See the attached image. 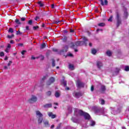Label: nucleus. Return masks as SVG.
Here are the masks:
<instances>
[{"label":"nucleus","instance_id":"36","mask_svg":"<svg viewBox=\"0 0 129 129\" xmlns=\"http://www.w3.org/2000/svg\"><path fill=\"white\" fill-rule=\"evenodd\" d=\"M63 42H67V36H63V38L62 39Z\"/></svg>","mask_w":129,"mask_h":129},{"label":"nucleus","instance_id":"52","mask_svg":"<svg viewBox=\"0 0 129 129\" xmlns=\"http://www.w3.org/2000/svg\"><path fill=\"white\" fill-rule=\"evenodd\" d=\"M52 51L53 52H58V49H57L56 48H52Z\"/></svg>","mask_w":129,"mask_h":129},{"label":"nucleus","instance_id":"4","mask_svg":"<svg viewBox=\"0 0 129 129\" xmlns=\"http://www.w3.org/2000/svg\"><path fill=\"white\" fill-rule=\"evenodd\" d=\"M73 95L76 98H78L80 96H82V93H81V92H75L73 93Z\"/></svg>","mask_w":129,"mask_h":129},{"label":"nucleus","instance_id":"48","mask_svg":"<svg viewBox=\"0 0 129 129\" xmlns=\"http://www.w3.org/2000/svg\"><path fill=\"white\" fill-rule=\"evenodd\" d=\"M27 52V51L24 50H23L22 52H21V54L22 55H25V53H26Z\"/></svg>","mask_w":129,"mask_h":129},{"label":"nucleus","instance_id":"46","mask_svg":"<svg viewBox=\"0 0 129 129\" xmlns=\"http://www.w3.org/2000/svg\"><path fill=\"white\" fill-rule=\"evenodd\" d=\"M58 23H60V21L57 20V21H54L53 22V24H58Z\"/></svg>","mask_w":129,"mask_h":129},{"label":"nucleus","instance_id":"51","mask_svg":"<svg viewBox=\"0 0 129 129\" xmlns=\"http://www.w3.org/2000/svg\"><path fill=\"white\" fill-rule=\"evenodd\" d=\"M26 30H27V31H30V26H26Z\"/></svg>","mask_w":129,"mask_h":129},{"label":"nucleus","instance_id":"62","mask_svg":"<svg viewBox=\"0 0 129 129\" xmlns=\"http://www.w3.org/2000/svg\"><path fill=\"white\" fill-rule=\"evenodd\" d=\"M70 33H74V30L73 29H71Z\"/></svg>","mask_w":129,"mask_h":129},{"label":"nucleus","instance_id":"61","mask_svg":"<svg viewBox=\"0 0 129 129\" xmlns=\"http://www.w3.org/2000/svg\"><path fill=\"white\" fill-rule=\"evenodd\" d=\"M55 8V5L54 4L51 5V9H54Z\"/></svg>","mask_w":129,"mask_h":129},{"label":"nucleus","instance_id":"18","mask_svg":"<svg viewBox=\"0 0 129 129\" xmlns=\"http://www.w3.org/2000/svg\"><path fill=\"white\" fill-rule=\"evenodd\" d=\"M91 53L93 54V55H95V54L97 53V50H96V49L95 48H92L91 50Z\"/></svg>","mask_w":129,"mask_h":129},{"label":"nucleus","instance_id":"3","mask_svg":"<svg viewBox=\"0 0 129 129\" xmlns=\"http://www.w3.org/2000/svg\"><path fill=\"white\" fill-rule=\"evenodd\" d=\"M54 82H55V78L51 77L46 82V85L47 86H49V85H51Z\"/></svg>","mask_w":129,"mask_h":129},{"label":"nucleus","instance_id":"45","mask_svg":"<svg viewBox=\"0 0 129 129\" xmlns=\"http://www.w3.org/2000/svg\"><path fill=\"white\" fill-rule=\"evenodd\" d=\"M21 21L22 22H25V21H26V18L25 17H22L21 18Z\"/></svg>","mask_w":129,"mask_h":129},{"label":"nucleus","instance_id":"1","mask_svg":"<svg viewBox=\"0 0 129 129\" xmlns=\"http://www.w3.org/2000/svg\"><path fill=\"white\" fill-rule=\"evenodd\" d=\"M36 114L38 118V124H41V123L43 122V114H42L40 111L37 110L36 111Z\"/></svg>","mask_w":129,"mask_h":129},{"label":"nucleus","instance_id":"14","mask_svg":"<svg viewBox=\"0 0 129 129\" xmlns=\"http://www.w3.org/2000/svg\"><path fill=\"white\" fill-rule=\"evenodd\" d=\"M48 114L50 117H51V118H56V115L53 114L52 112H50L48 113Z\"/></svg>","mask_w":129,"mask_h":129},{"label":"nucleus","instance_id":"59","mask_svg":"<svg viewBox=\"0 0 129 129\" xmlns=\"http://www.w3.org/2000/svg\"><path fill=\"white\" fill-rule=\"evenodd\" d=\"M7 38H8L9 39H12V38H13L11 35H8L7 36Z\"/></svg>","mask_w":129,"mask_h":129},{"label":"nucleus","instance_id":"39","mask_svg":"<svg viewBox=\"0 0 129 129\" xmlns=\"http://www.w3.org/2000/svg\"><path fill=\"white\" fill-rule=\"evenodd\" d=\"M33 29L34 31H37V30H38V29H39V27L38 26H34L33 27Z\"/></svg>","mask_w":129,"mask_h":129},{"label":"nucleus","instance_id":"31","mask_svg":"<svg viewBox=\"0 0 129 129\" xmlns=\"http://www.w3.org/2000/svg\"><path fill=\"white\" fill-rule=\"evenodd\" d=\"M91 126H94L95 125V121L92 120L90 124Z\"/></svg>","mask_w":129,"mask_h":129},{"label":"nucleus","instance_id":"17","mask_svg":"<svg viewBox=\"0 0 129 129\" xmlns=\"http://www.w3.org/2000/svg\"><path fill=\"white\" fill-rule=\"evenodd\" d=\"M99 101H100V103L102 105H104V104H105V101L104 99L100 98L99 99Z\"/></svg>","mask_w":129,"mask_h":129},{"label":"nucleus","instance_id":"19","mask_svg":"<svg viewBox=\"0 0 129 129\" xmlns=\"http://www.w3.org/2000/svg\"><path fill=\"white\" fill-rule=\"evenodd\" d=\"M121 24V20L120 19H117V27H118Z\"/></svg>","mask_w":129,"mask_h":129},{"label":"nucleus","instance_id":"64","mask_svg":"<svg viewBox=\"0 0 129 129\" xmlns=\"http://www.w3.org/2000/svg\"><path fill=\"white\" fill-rule=\"evenodd\" d=\"M55 125H51V126H50V128H53V127H54Z\"/></svg>","mask_w":129,"mask_h":129},{"label":"nucleus","instance_id":"35","mask_svg":"<svg viewBox=\"0 0 129 129\" xmlns=\"http://www.w3.org/2000/svg\"><path fill=\"white\" fill-rule=\"evenodd\" d=\"M124 71H126V72H128V71H129V67H128V66H126L125 67Z\"/></svg>","mask_w":129,"mask_h":129},{"label":"nucleus","instance_id":"63","mask_svg":"<svg viewBox=\"0 0 129 129\" xmlns=\"http://www.w3.org/2000/svg\"><path fill=\"white\" fill-rule=\"evenodd\" d=\"M66 90H70V88H69V87H67V88H66Z\"/></svg>","mask_w":129,"mask_h":129},{"label":"nucleus","instance_id":"26","mask_svg":"<svg viewBox=\"0 0 129 129\" xmlns=\"http://www.w3.org/2000/svg\"><path fill=\"white\" fill-rule=\"evenodd\" d=\"M15 23L16 24H17V25H21L22 23L21 22V21H20V20L17 19L15 20Z\"/></svg>","mask_w":129,"mask_h":129},{"label":"nucleus","instance_id":"21","mask_svg":"<svg viewBox=\"0 0 129 129\" xmlns=\"http://www.w3.org/2000/svg\"><path fill=\"white\" fill-rule=\"evenodd\" d=\"M116 18L117 20H120V17L119 16V13L118 12H116Z\"/></svg>","mask_w":129,"mask_h":129},{"label":"nucleus","instance_id":"42","mask_svg":"<svg viewBox=\"0 0 129 129\" xmlns=\"http://www.w3.org/2000/svg\"><path fill=\"white\" fill-rule=\"evenodd\" d=\"M71 48H73V49L75 47V45H76L74 44L73 42H71Z\"/></svg>","mask_w":129,"mask_h":129},{"label":"nucleus","instance_id":"20","mask_svg":"<svg viewBox=\"0 0 129 129\" xmlns=\"http://www.w3.org/2000/svg\"><path fill=\"white\" fill-rule=\"evenodd\" d=\"M127 17H128V13L127 12L125 11L124 12V19H127Z\"/></svg>","mask_w":129,"mask_h":129},{"label":"nucleus","instance_id":"49","mask_svg":"<svg viewBox=\"0 0 129 129\" xmlns=\"http://www.w3.org/2000/svg\"><path fill=\"white\" fill-rule=\"evenodd\" d=\"M10 49L9 48H6V49H5V52H6V53H9L10 51Z\"/></svg>","mask_w":129,"mask_h":129},{"label":"nucleus","instance_id":"57","mask_svg":"<svg viewBox=\"0 0 129 129\" xmlns=\"http://www.w3.org/2000/svg\"><path fill=\"white\" fill-rule=\"evenodd\" d=\"M10 43H11V44H15V42L14 41V40H11L10 41Z\"/></svg>","mask_w":129,"mask_h":129},{"label":"nucleus","instance_id":"15","mask_svg":"<svg viewBox=\"0 0 129 129\" xmlns=\"http://www.w3.org/2000/svg\"><path fill=\"white\" fill-rule=\"evenodd\" d=\"M44 108H50L52 107V104H45L43 105Z\"/></svg>","mask_w":129,"mask_h":129},{"label":"nucleus","instance_id":"8","mask_svg":"<svg viewBox=\"0 0 129 129\" xmlns=\"http://www.w3.org/2000/svg\"><path fill=\"white\" fill-rule=\"evenodd\" d=\"M43 124L45 127H50V124H49V121L47 120H43Z\"/></svg>","mask_w":129,"mask_h":129},{"label":"nucleus","instance_id":"7","mask_svg":"<svg viewBox=\"0 0 129 129\" xmlns=\"http://www.w3.org/2000/svg\"><path fill=\"white\" fill-rule=\"evenodd\" d=\"M96 63H97V67L98 68V69H101V68L103 67V63H102L101 61H97Z\"/></svg>","mask_w":129,"mask_h":129},{"label":"nucleus","instance_id":"11","mask_svg":"<svg viewBox=\"0 0 129 129\" xmlns=\"http://www.w3.org/2000/svg\"><path fill=\"white\" fill-rule=\"evenodd\" d=\"M84 116L85 117V119H90V115H89V114H88V113L85 112L84 115Z\"/></svg>","mask_w":129,"mask_h":129},{"label":"nucleus","instance_id":"13","mask_svg":"<svg viewBox=\"0 0 129 129\" xmlns=\"http://www.w3.org/2000/svg\"><path fill=\"white\" fill-rule=\"evenodd\" d=\"M77 111L78 113H79V114H80V115H81V116H84V114H85V112L82 111V110H79Z\"/></svg>","mask_w":129,"mask_h":129},{"label":"nucleus","instance_id":"38","mask_svg":"<svg viewBox=\"0 0 129 129\" xmlns=\"http://www.w3.org/2000/svg\"><path fill=\"white\" fill-rule=\"evenodd\" d=\"M8 32H9V33H14V29H13V28H9Z\"/></svg>","mask_w":129,"mask_h":129},{"label":"nucleus","instance_id":"24","mask_svg":"<svg viewBox=\"0 0 129 129\" xmlns=\"http://www.w3.org/2000/svg\"><path fill=\"white\" fill-rule=\"evenodd\" d=\"M69 69H71V70H74V65L70 64L69 65Z\"/></svg>","mask_w":129,"mask_h":129},{"label":"nucleus","instance_id":"56","mask_svg":"<svg viewBox=\"0 0 129 129\" xmlns=\"http://www.w3.org/2000/svg\"><path fill=\"white\" fill-rule=\"evenodd\" d=\"M40 19V18H39L38 16H36V17L35 18L34 20H35V21H38V19Z\"/></svg>","mask_w":129,"mask_h":129},{"label":"nucleus","instance_id":"22","mask_svg":"<svg viewBox=\"0 0 129 129\" xmlns=\"http://www.w3.org/2000/svg\"><path fill=\"white\" fill-rule=\"evenodd\" d=\"M61 82V84H63L64 86H67V81L62 80Z\"/></svg>","mask_w":129,"mask_h":129},{"label":"nucleus","instance_id":"55","mask_svg":"<svg viewBox=\"0 0 129 129\" xmlns=\"http://www.w3.org/2000/svg\"><path fill=\"white\" fill-rule=\"evenodd\" d=\"M63 32L64 33V34H66L67 33H68V31H67V30L64 29L63 30Z\"/></svg>","mask_w":129,"mask_h":129},{"label":"nucleus","instance_id":"54","mask_svg":"<svg viewBox=\"0 0 129 129\" xmlns=\"http://www.w3.org/2000/svg\"><path fill=\"white\" fill-rule=\"evenodd\" d=\"M68 56L69 57H73V54L72 53H69L68 54Z\"/></svg>","mask_w":129,"mask_h":129},{"label":"nucleus","instance_id":"53","mask_svg":"<svg viewBox=\"0 0 129 129\" xmlns=\"http://www.w3.org/2000/svg\"><path fill=\"white\" fill-rule=\"evenodd\" d=\"M46 78H47V77L43 76V78H42V81H44V80H45Z\"/></svg>","mask_w":129,"mask_h":129},{"label":"nucleus","instance_id":"9","mask_svg":"<svg viewBox=\"0 0 129 129\" xmlns=\"http://www.w3.org/2000/svg\"><path fill=\"white\" fill-rule=\"evenodd\" d=\"M99 2H100L101 3V5L102 6H107V5H108V2L107 1V0H104V2H103V0H99Z\"/></svg>","mask_w":129,"mask_h":129},{"label":"nucleus","instance_id":"44","mask_svg":"<svg viewBox=\"0 0 129 129\" xmlns=\"http://www.w3.org/2000/svg\"><path fill=\"white\" fill-rule=\"evenodd\" d=\"M7 48L10 49L12 48V45L10 44H8Z\"/></svg>","mask_w":129,"mask_h":129},{"label":"nucleus","instance_id":"23","mask_svg":"<svg viewBox=\"0 0 129 129\" xmlns=\"http://www.w3.org/2000/svg\"><path fill=\"white\" fill-rule=\"evenodd\" d=\"M54 95L56 98H58V97H60V93L56 91L55 92Z\"/></svg>","mask_w":129,"mask_h":129},{"label":"nucleus","instance_id":"2","mask_svg":"<svg viewBox=\"0 0 129 129\" xmlns=\"http://www.w3.org/2000/svg\"><path fill=\"white\" fill-rule=\"evenodd\" d=\"M37 100H38V98H37L36 96H32L31 98L28 100V102H29V103H34L36 102Z\"/></svg>","mask_w":129,"mask_h":129},{"label":"nucleus","instance_id":"50","mask_svg":"<svg viewBox=\"0 0 129 129\" xmlns=\"http://www.w3.org/2000/svg\"><path fill=\"white\" fill-rule=\"evenodd\" d=\"M13 63V61L12 60H10L9 63H8V66H11V64Z\"/></svg>","mask_w":129,"mask_h":129},{"label":"nucleus","instance_id":"28","mask_svg":"<svg viewBox=\"0 0 129 129\" xmlns=\"http://www.w3.org/2000/svg\"><path fill=\"white\" fill-rule=\"evenodd\" d=\"M106 54L107 55V56H109V57H110V56H111V51H110V50H108L106 52Z\"/></svg>","mask_w":129,"mask_h":129},{"label":"nucleus","instance_id":"34","mask_svg":"<svg viewBox=\"0 0 129 129\" xmlns=\"http://www.w3.org/2000/svg\"><path fill=\"white\" fill-rule=\"evenodd\" d=\"M37 4H38V5H39L40 7H44V4L43 3H42V2L41 1H39Z\"/></svg>","mask_w":129,"mask_h":129},{"label":"nucleus","instance_id":"40","mask_svg":"<svg viewBox=\"0 0 129 129\" xmlns=\"http://www.w3.org/2000/svg\"><path fill=\"white\" fill-rule=\"evenodd\" d=\"M23 33L20 32V30H18V31H16V35H22Z\"/></svg>","mask_w":129,"mask_h":129},{"label":"nucleus","instance_id":"47","mask_svg":"<svg viewBox=\"0 0 129 129\" xmlns=\"http://www.w3.org/2000/svg\"><path fill=\"white\" fill-rule=\"evenodd\" d=\"M94 90V86H93V85H92L91 87V91L93 92Z\"/></svg>","mask_w":129,"mask_h":129},{"label":"nucleus","instance_id":"41","mask_svg":"<svg viewBox=\"0 0 129 129\" xmlns=\"http://www.w3.org/2000/svg\"><path fill=\"white\" fill-rule=\"evenodd\" d=\"M112 18H113V17L112 16H111L110 18L108 19V21L112 22Z\"/></svg>","mask_w":129,"mask_h":129},{"label":"nucleus","instance_id":"12","mask_svg":"<svg viewBox=\"0 0 129 129\" xmlns=\"http://www.w3.org/2000/svg\"><path fill=\"white\" fill-rule=\"evenodd\" d=\"M67 51H68V45H66L64 47V49L60 50V52L61 53H64L67 52Z\"/></svg>","mask_w":129,"mask_h":129},{"label":"nucleus","instance_id":"32","mask_svg":"<svg viewBox=\"0 0 129 129\" xmlns=\"http://www.w3.org/2000/svg\"><path fill=\"white\" fill-rule=\"evenodd\" d=\"M27 24L28 25H30V26H32V25H33V20H30L28 21Z\"/></svg>","mask_w":129,"mask_h":129},{"label":"nucleus","instance_id":"5","mask_svg":"<svg viewBox=\"0 0 129 129\" xmlns=\"http://www.w3.org/2000/svg\"><path fill=\"white\" fill-rule=\"evenodd\" d=\"M85 44V42L83 41H78L76 42V45L77 47H79L80 46H83Z\"/></svg>","mask_w":129,"mask_h":129},{"label":"nucleus","instance_id":"29","mask_svg":"<svg viewBox=\"0 0 129 129\" xmlns=\"http://www.w3.org/2000/svg\"><path fill=\"white\" fill-rule=\"evenodd\" d=\"M98 26H99V27H104V26H105V23H100L98 24Z\"/></svg>","mask_w":129,"mask_h":129},{"label":"nucleus","instance_id":"25","mask_svg":"<svg viewBox=\"0 0 129 129\" xmlns=\"http://www.w3.org/2000/svg\"><path fill=\"white\" fill-rule=\"evenodd\" d=\"M46 48V44L45 43H43L40 46V49L42 50V49H44Z\"/></svg>","mask_w":129,"mask_h":129},{"label":"nucleus","instance_id":"33","mask_svg":"<svg viewBox=\"0 0 129 129\" xmlns=\"http://www.w3.org/2000/svg\"><path fill=\"white\" fill-rule=\"evenodd\" d=\"M56 64H55V59H52V67H55Z\"/></svg>","mask_w":129,"mask_h":129},{"label":"nucleus","instance_id":"30","mask_svg":"<svg viewBox=\"0 0 129 129\" xmlns=\"http://www.w3.org/2000/svg\"><path fill=\"white\" fill-rule=\"evenodd\" d=\"M47 96H51L52 95V92L51 91H48L46 93Z\"/></svg>","mask_w":129,"mask_h":129},{"label":"nucleus","instance_id":"6","mask_svg":"<svg viewBox=\"0 0 129 129\" xmlns=\"http://www.w3.org/2000/svg\"><path fill=\"white\" fill-rule=\"evenodd\" d=\"M84 83H83V82H81L79 81H78L77 82V87L79 88H83L84 87Z\"/></svg>","mask_w":129,"mask_h":129},{"label":"nucleus","instance_id":"27","mask_svg":"<svg viewBox=\"0 0 129 129\" xmlns=\"http://www.w3.org/2000/svg\"><path fill=\"white\" fill-rule=\"evenodd\" d=\"M83 40V42H85V46H86V42L88 41V39H87V38L84 37Z\"/></svg>","mask_w":129,"mask_h":129},{"label":"nucleus","instance_id":"58","mask_svg":"<svg viewBox=\"0 0 129 129\" xmlns=\"http://www.w3.org/2000/svg\"><path fill=\"white\" fill-rule=\"evenodd\" d=\"M61 128V126L60 125H59L58 126H57L56 127V128L55 129H60Z\"/></svg>","mask_w":129,"mask_h":129},{"label":"nucleus","instance_id":"60","mask_svg":"<svg viewBox=\"0 0 129 129\" xmlns=\"http://www.w3.org/2000/svg\"><path fill=\"white\" fill-rule=\"evenodd\" d=\"M36 59V57H34L33 55L31 56V59L32 60H35Z\"/></svg>","mask_w":129,"mask_h":129},{"label":"nucleus","instance_id":"16","mask_svg":"<svg viewBox=\"0 0 129 129\" xmlns=\"http://www.w3.org/2000/svg\"><path fill=\"white\" fill-rule=\"evenodd\" d=\"M93 109L95 112V113H97V112H100V108H98L96 106H94L93 107Z\"/></svg>","mask_w":129,"mask_h":129},{"label":"nucleus","instance_id":"10","mask_svg":"<svg viewBox=\"0 0 129 129\" xmlns=\"http://www.w3.org/2000/svg\"><path fill=\"white\" fill-rule=\"evenodd\" d=\"M105 90H106V87L105 85H102L100 88V91L102 93H103V92H105Z\"/></svg>","mask_w":129,"mask_h":129},{"label":"nucleus","instance_id":"43","mask_svg":"<svg viewBox=\"0 0 129 129\" xmlns=\"http://www.w3.org/2000/svg\"><path fill=\"white\" fill-rule=\"evenodd\" d=\"M5 56V53L4 52H0V57H4Z\"/></svg>","mask_w":129,"mask_h":129},{"label":"nucleus","instance_id":"37","mask_svg":"<svg viewBox=\"0 0 129 129\" xmlns=\"http://www.w3.org/2000/svg\"><path fill=\"white\" fill-rule=\"evenodd\" d=\"M100 112H101V113H104V108L103 107L100 108Z\"/></svg>","mask_w":129,"mask_h":129}]
</instances>
